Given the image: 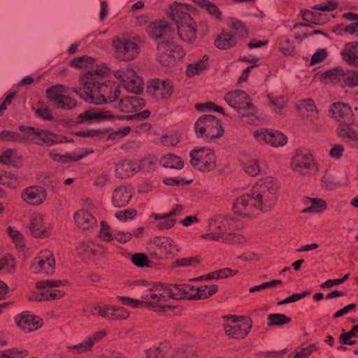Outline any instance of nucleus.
<instances>
[{"label": "nucleus", "instance_id": "f257e3e1", "mask_svg": "<svg viewBox=\"0 0 358 358\" xmlns=\"http://www.w3.org/2000/svg\"><path fill=\"white\" fill-rule=\"evenodd\" d=\"M278 186L273 178L259 180L249 192L236 198L233 211L243 218H252L271 210L278 199Z\"/></svg>", "mask_w": 358, "mask_h": 358}, {"label": "nucleus", "instance_id": "f03ea898", "mask_svg": "<svg viewBox=\"0 0 358 358\" xmlns=\"http://www.w3.org/2000/svg\"><path fill=\"white\" fill-rule=\"evenodd\" d=\"M101 70L92 69L80 78L83 90L78 87L73 88V92L86 101L94 104L115 103L120 96V86L111 81H100Z\"/></svg>", "mask_w": 358, "mask_h": 358}, {"label": "nucleus", "instance_id": "7ed1b4c3", "mask_svg": "<svg viewBox=\"0 0 358 358\" xmlns=\"http://www.w3.org/2000/svg\"><path fill=\"white\" fill-rule=\"evenodd\" d=\"M184 9L185 5L175 3L169 8L167 15L177 26L180 38L184 42L192 43L196 39L195 22Z\"/></svg>", "mask_w": 358, "mask_h": 358}, {"label": "nucleus", "instance_id": "20e7f679", "mask_svg": "<svg viewBox=\"0 0 358 358\" xmlns=\"http://www.w3.org/2000/svg\"><path fill=\"white\" fill-rule=\"evenodd\" d=\"M150 115L148 110L129 115H116L114 116L108 110H101L96 109H90L80 114L76 119L78 124L90 123L95 121H102L105 120L117 119L118 120H131L134 122H141L147 119Z\"/></svg>", "mask_w": 358, "mask_h": 358}, {"label": "nucleus", "instance_id": "39448f33", "mask_svg": "<svg viewBox=\"0 0 358 358\" xmlns=\"http://www.w3.org/2000/svg\"><path fill=\"white\" fill-rule=\"evenodd\" d=\"M234 218L217 215L209 220L208 229L209 231L215 232L216 235L220 236V241L227 243H241L245 241L243 236L229 231L234 228Z\"/></svg>", "mask_w": 358, "mask_h": 358}, {"label": "nucleus", "instance_id": "423d86ee", "mask_svg": "<svg viewBox=\"0 0 358 358\" xmlns=\"http://www.w3.org/2000/svg\"><path fill=\"white\" fill-rule=\"evenodd\" d=\"M194 131L198 138L212 142L224 134L220 120L212 115L201 116L194 124Z\"/></svg>", "mask_w": 358, "mask_h": 358}, {"label": "nucleus", "instance_id": "0eeeda50", "mask_svg": "<svg viewBox=\"0 0 358 358\" xmlns=\"http://www.w3.org/2000/svg\"><path fill=\"white\" fill-rule=\"evenodd\" d=\"M149 255L155 259H166L169 255H175L179 252L174 241L165 236H156L148 243Z\"/></svg>", "mask_w": 358, "mask_h": 358}, {"label": "nucleus", "instance_id": "6e6552de", "mask_svg": "<svg viewBox=\"0 0 358 358\" xmlns=\"http://www.w3.org/2000/svg\"><path fill=\"white\" fill-rule=\"evenodd\" d=\"M68 87L63 85L52 86L46 90V96L52 106L62 110H71L77 106V101L67 95Z\"/></svg>", "mask_w": 358, "mask_h": 358}, {"label": "nucleus", "instance_id": "1a4fd4ad", "mask_svg": "<svg viewBox=\"0 0 358 358\" xmlns=\"http://www.w3.org/2000/svg\"><path fill=\"white\" fill-rule=\"evenodd\" d=\"M322 78L325 83H331L341 87L358 86V71H344L340 67L324 71Z\"/></svg>", "mask_w": 358, "mask_h": 358}, {"label": "nucleus", "instance_id": "9d476101", "mask_svg": "<svg viewBox=\"0 0 358 358\" xmlns=\"http://www.w3.org/2000/svg\"><path fill=\"white\" fill-rule=\"evenodd\" d=\"M224 101L241 116L252 115L255 113V107L245 91L236 90L229 92L224 96Z\"/></svg>", "mask_w": 358, "mask_h": 358}, {"label": "nucleus", "instance_id": "9b49d317", "mask_svg": "<svg viewBox=\"0 0 358 358\" xmlns=\"http://www.w3.org/2000/svg\"><path fill=\"white\" fill-rule=\"evenodd\" d=\"M192 166L202 172H208L216 166V157L214 152L208 148L201 147L189 153Z\"/></svg>", "mask_w": 358, "mask_h": 358}, {"label": "nucleus", "instance_id": "f8f14e48", "mask_svg": "<svg viewBox=\"0 0 358 358\" xmlns=\"http://www.w3.org/2000/svg\"><path fill=\"white\" fill-rule=\"evenodd\" d=\"M157 53L159 62L163 66H169L185 55V51L179 45L174 44L170 38L157 43Z\"/></svg>", "mask_w": 358, "mask_h": 358}, {"label": "nucleus", "instance_id": "ddd939ff", "mask_svg": "<svg viewBox=\"0 0 358 358\" xmlns=\"http://www.w3.org/2000/svg\"><path fill=\"white\" fill-rule=\"evenodd\" d=\"M115 77L120 80L127 91L134 94H140L143 90V80L129 67L117 70L114 73Z\"/></svg>", "mask_w": 358, "mask_h": 358}, {"label": "nucleus", "instance_id": "4468645a", "mask_svg": "<svg viewBox=\"0 0 358 358\" xmlns=\"http://www.w3.org/2000/svg\"><path fill=\"white\" fill-rule=\"evenodd\" d=\"M224 318L229 321V323L224 324L226 334L234 338H245L252 327V321L250 318L245 319L243 326L238 324L240 319L236 316H225Z\"/></svg>", "mask_w": 358, "mask_h": 358}, {"label": "nucleus", "instance_id": "2eb2a0df", "mask_svg": "<svg viewBox=\"0 0 358 358\" xmlns=\"http://www.w3.org/2000/svg\"><path fill=\"white\" fill-rule=\"evenodd\" d=\"M113 46L117 52L118 59L124 61L134 59L139 52V47L134 41L117 38L113 41Z\"/></svg>", "mask_w": 358, "mask_h": 358}, {"label": "nucleus", "instance_id": "dca6fc26", "mask_svg": "<svg viewBox=\"0 0 358 358\" xmlns=\"http://www.w3.org/2000/svg\"><path fill=\"white\" fill-rule=\"evenodd\" d=\"M254 136L259 142H264L273 147L283 146L287 141V136L282 132L265 128L255 131Z\"/></svg>", "mask_w": 358, "mask_h": 358}, {"label": "nucleus", "instance_id": "f3484780", "mask_svg": "<svg viewBox=\"0 0 358 358\" xmlns=\"http://www.w3.org/2000/svg\"><path fill=\"white\" fill-rule=\"evenodd\" d=\"M183 209V206L180 204H177L174 208L169 213L158 214L152 213L150 217L157 221L156 227L159 230H166L171 229L175 223L176 220L172 218L173 216L178 215Z\"/></svg>", "mask_w": 358, "mask_h": 358}, {"label": "nucleus", "instance_id": "a211bd4d", "mask_svg": "<svg viewBox=\"0 0 358 358\" xmlns=\"http://www.w3.org/2000/svg\"><path fill=\"white\" fill-rule=\"evenodd\" d=\"M15 321L17 327L27 332L36 331L43 324L41 318L26 311L17 315L15 317Z\"/></svg>", "mask_w": 358, "mask_h": 358}, {"label": "nucleus", "instance_id": "6ab92c4d", "mask_svg": "<svg viewBox=\"0 0 358 358\" xmlns=\"http://www.w3.org/2000/svg\"><path fill=\"white\" fill-rule=\"evenodd\" d=\"M55 259L50 251L42 252L31 265L32 271L35 273L43 272L47 274L52 273L55 268Z\"/></svg>", "mask_w": 358, "mask_h": 358}, {"label": "nucleus", "instance_id": "aec40b11", "mask_svg": "<svg viewBox=\"0 0 358 358\" xmlns=\"http://www.w3.org/2000/svg\"><path fill=\"white\" fill-rule=\"evenodd\" d=\"M148 92L155 96H161L162 99H166L173 93L172 84L170 80L153 79L148 83Z\"/></svg>", "mask_w": 358, "mask_h": 358}, {"label": "nucleus", "instance_id": "412c9836", "mask_svg": "<svg viewBox=\"0 0 358 358\" xmlns=\"http://www.w3.org/2000/svg\"><path fill=\"white\" fill-rule=\"evenodd\" d=\"M147 31L152 39L162 41L170 38L173 28L166 21L159 20L151 22L148 27Z\"/></svg>", "mask_w": 358, "mask_h": 358}, {"label": "nucleus", "instance_id": "4be33fe9", "mask_svg": "<svg viewBox=\"0 0 358 358\" xmlns=\"http://www.w3.org/2000/svg\"><path fill=\"white\" fill-rule=\"evenodd\" d=\"M331 117L340 122L353 123L354 115L351 107L344 103L336 102L329 108Z\"/></svg>", "mask_w": 358, "mask_h": 358}, {"label": "nucleus", "instance_id": "5701e85b", "mask_svg": "<svg viewBox=\"0 0 358 358\" xmlns=\"http://www.w3.org/2000/svg\"><path fill=\"white\" fill-rule=\"evenodd\" d=\"M21 196L27 203L37 206L45 200L47 194L45 188L41 186H31L22 191Z\"/></svg>", "mask_w": 358, "mask_h": 358}, {"label": "nucleus", "instance_id": "b1692460", "mask_svg": "<svg viewBox=\"0 0 358 358\" xmlns=\"http://www.w3.org/2000/svg\"><path fill=\"white\" fill-rule=\"evenodd\" d=\"M192 289V285L188 284H163V292L167 296V299H187V296H190Z\"/></svg>", "mask_w": 358, "mask_h": 358}, {"label": "nucleus", "instance_id": "393cba45", "mask_svg": "<svg viewBox=\"0 0 358 358\" xmlns=\"http://www.w3.org/2000/svg\"><path fill=\"white\" fill-rule=\"evenodd\" d=\"M291 165L295 171L304 175L313 169L315 164L310 155L297 153L293 157Z\"/></svg>", "mask_w": 358, "mask_h": 358}, {"label": "nucleus", "instance_id": "a878e982", "mask_svg": "<svg viewBox=\"0 0 358 358\" xmlns=\"http://www.w3.org/2000/svg\"><path fill=\"white\" fill-rule=\"evenodd\" d=\"M141 298L149 304L166 301L167 296L163 292V283H156L143 293Z\"/></svg>", "mask_w": 358, "mask_h": 358}, {"label": "nucleus", "instance_id": "bb28decb", "mask_svg": "<svg viewBox=\"0 0 358 358\" xmlns=\"http://www.w3.org/2000/svg\"><path fill=\"white\" fill-rule=\"evenodd\" d=\"M37 141L35 144L38 145H45L47 146H52L55 144L62 143L65 142H73L72 138L55 134L49 132L46 130L39 129Z\"/></svg>", "mask_w": 358, "mask_h": 358}, {"label": "nucleus", "instance_id": "cd10ccee", "mask_svg": "<svg viewBox=\"0 0 358 358\" xmlns=\"http://www.w3.org/2000/svg\"><path fill=\"white\" fill-rule=\"evenodd\" d=\"M76 225L83 231H89L96 226V219L85 209L78 210L74 215Z\"/></svg>", "mask_w": 358, "mask_h": 358}, {"label": "nucleus", "instance_id": "c85d7f7f", "mask_svg": "<svg viewBox=\"0 0 358 358\" xmlns=\"http://www.w3.org/2000/svg\"><path fill=\"white\" fill-rule=\"evenodd\" d=\"M133 196L132 189L129 186H119L113 193L112 202L117 208L124 207Z\"/></svg>", "mask_w": 358, "mask_h": 358}, {"label": "nucleus", "instance_id": "c756f323", "mask_svg": "<svg viewBox=\"0 0 358 358\" xmlns=\"http://www.w3.org/2000/svg\"><path fill=\"white\" fill-rule=\"evenodd\" d=\"M341 55L345 63L358 67V42L346 43L341 52Z\"/></svg>", "mask_w": 358, "mask_h": 358}, {"label": "nucleus", "instance_id": "7c9ffc66", "mask_svg": "<svg viewBox=\"0 0 358 358\" xmlns=\"http://www.w3.org/2000/svg\"><path fill=\"white\" fill-rule=\"evenodd\" d=\"M218 290V286L215 284L210 285H202L198 287L192 286L190 296H187L188 300H199L207 299L215 294Z\"/></svg>", "mask_w": 358, "mask_h": 358}, {"label": "nucleus", "instance_id": "2f4dec72", "mask_svg": "<svg viewBox=\"0 0 358 358\" xmlns=\"http://www.w3.org/2000/svg\"><path fill=\"white\" fill-rule=\"evenodd\" d=\"M137 173V162L122 160L115 166V174L118 178H129Z\"/></svg>", "mask_w": 358, "mask_h": 358}, {"label": "nucleus", "instance_id": "473e14b6", "mask_svg": "<svg viewBox=\"0 0 358 358\" xmlns=\"http://www.w3.org/2000/svg\"><path fill=\"white\" fill-rule=\"evenodd\" d=\"M30 231L36 238H44L48 235V231L43 223V216L41 214L32 217Z\"/></svg>", "mask_w": 358, "mask_h": 358}, {"label": "nucleus", "instance_id": "72a5a7b5", "mask_svg": "<svg viewBox=\"0 0 358 358\" xmlns=\"http://www.w3.org/2000/svg\"><path fill=\"white\" fill-rule=\"evenodd\" d=\"M303 203L308 206L307 208L302 210V213H320L322 212L327 207L324 200L319 198H310L306 197L303 199Z\"/></svg>", "mask_w": 358, "mask_h": 358}, {"label": "nucleus", "instance_id": "f704fd0d", "mask_svg": "<svg viewBox=\"0 0 358 358\" xmlns=\"http://www.w3.org/2000/svg\"><path fill=\"white\" fill-rule=\"evenodd\" d=\"M236 40L234 34L223 31L215 40V45L221 50H227L235 46Z\"/></svg>", "mask_w": 358, "mask_h": 358}, {"label": "nucleus", "instance_id": "c9c22d12", "mask_svg": "<svg viewBox=\"0 0 358 358\" xmlns=\"http://www.w3.org/2000/svg\"><path fill=\"white\" fill-rule=\"evenodd\" d=\"M209 65V56L204 55L202 58L187 66L186 73L188 77H193L199 74L201 71L206 69Z\"/></svg>", "mask_w": 358, "mask_h": 358}, {"label": "nucleus", "instance_id": "e433bc0d", "mask_svg": "<svg viewBox=\"0 0 358 358\" xmlns=\"http://www.w3.org/2000/svg\"><path fill=\"white\" fill-rule=\"evenodd\" d=\"M19 129L23 133L20 134L21 143H35L36 141L35 139L38 138L39 129L24 125L20 126Z\"/></svg>", "mask_w": 358, "mask_h": 358}, {"label": "nucleus", "instance_id": "4c0bfd02", "mask_svg": "<svg viewBox=\"0 0 358 358\" xmlns=\"http://www.w3.org/2000/svg\"><path fill=\"white\" fill-rule=\"evenodd\" d=\"M160 164L166 168L181 169L184 166L183 161L178 156L168 154L161 158Z\"/></svg>", "mask_w": 358, "mask_h": 358}, {"label": "nucleus", "instance_id": "58836bf2", "mask_svg": "<svg viewBox=\"0 0 358 358\" xmlns=\"http://www.w3.org/2000/svg\"><path fill=\"white\" fill-rule=\"evenodd\" d=\"M50 157L55 161L60 163H68L71 162H77L84 157L83 154L73 153H66L64 155H60L52 150L49 154Z\"/></svg>", "mask_w": 358, "mask_h": 358}, {"label": "nucleus", "instance_id": "ea45409f", "mask_svg": "<svg viewBox=\"0 0 358 358\" xmlns=\"http://www.w3.org/2000/svg\"><path fill=\"white\" fill-rule=\"evenodd\" d=\"M99 249L103 250V245H95L92 243H80L76 248V251L80 255L90 256L96 255Z\"/></svg>", "mask_w": 358, "mask_h": 358}, {"label": "nucleus", "instance_id": "a19ab883", "mask_svg": "<svg viewBox=\"0 0 358 358\" xmlns=\"http://www.w3.org/2000/svg\"><path fill=\"white\" fill-rule=\"evenodd\" d=\"M157 159L154 156H148L137 162V173L139 171L143 173H150L153 171L157 166Z\"/></svg>", "mask_w": 358, "mask_h": 358}, {"label": "nucleus", "instance_id": "79ce46f5", "mask_svg": "<svg viewBox=\"0 0 358 358\" xmlns=\"http://www.w3.org/2000/svg\"><path fill=\"white\" fill-rule=\"evenodd\" d=\"M241 167L247 174L251 176H256L261 171L259 160L258 159H246L241 163Z\"/></svg>", "mask_w": 358, "mask_h": 358}, {"label": "nucleus", "instance_id": "37998d69", "mask_svg": "<svg viewBox=\"0 0 358 358\" xmlns=\"http://www.w3.org/2000/svg\"><path fill=\"white\" fill-rule=\"evenodd\" d=\"M170 348L169 343H162L158 347L151 348L145 351L146 358H164Z\"/></svg>", "mask_w": 358, "mask_h": 358}, {"label": "nucleus", "instance_id": "c03bdc74", "mask_svg": "<svg viewBox=\"0 0 358 358\" xmlns=\"http://www.w3.org/2000/svg\"><path fill=\"white\" fill-rule=\"evenodd\" d=\"M94 345L90 336H87L83 342L77 345H68L67 350L74 354H82L90 351Z\"/></svg>", "mask_w": 358, "mask_h": 358}, {"label": "nucleus", "instance_id": "a18cd8bd", "mask_svg": "<svg viewBox=\"0 0 358 358\" xmlns=\"http://www.w3.org/2000/svg\"><path fill=\"white\" fill-rule=\"evenodd\" d=\"M291 322V319L284 314L273 313L268 315V326H282Z\"/></svg>", "mask_w": 358, "mask_h": 358}, {"label": "nucleus", "instance_id": "49530a36", "mask_svg": "<svg viewBox=\"0 0 358 358\" xmlns=\"http://www.w3.org/2000/svg\"><path fill=\"white\" fill-rule=\"evenodd\" d=\"M108 133V129H85L77 131L76 135L80 137L101 139L104 138Z\"/></svg>", "mask_w": 358, "mask_h": 358}, {"label": "nucleus", "instance_id": "de8ad7c7", "mask_svg": "<svg viewBox=\"0 0 358 358\" xmlns=\"http://www.w3.org/2000/svg\"><path fill=\"white\" fill-rule=\"evenodd\" d=\"M194 3L201 8H204L212 15L216 18H221L222 14L219 8L208 0H194Z\"/></svg>", "mask_w": 358, "mask_h": 358}, {"label": "nucleus", "instance_id": "09e8293b", "mask_svg": "<svg viewBox=\"0 0 358 358\" xmlns=\"http://www.w3.org/2000/svg\"><path fill=\"white\" fill-rule=\"evenodd\" d=\"M0 183L10 188H15L18 185V180L11 173L1 172Z\"/></svg>", "mask_w": 358, "mask_h": 358}, {"label": "nucleus", "instance_id": "8fccbe9b", "mask_svg": "<svg viewBox=\"0 0 358 358\" xmlns=\"http://www.w3.org/2000/svg\"><path fill=\"white\" fill-rule=\"evenodd\" d=\"M114 107L123 113H131L134 111L132 102H131L129 96H125L114 103Z\"/></svg>", "mask_w": 358, "mask_h": 358}, {"label": "nucleus", "instance_id": "3c124183", "mask_svg": "<svg viewBox=\"0 0 358 358\" xmlns=\"http://www.w3.org/2000/svg\"><path fill=\"white\" fill-rule=\"evenodd\" d=\"M299 108H304L307 112L310 113V116L312 117H317L318 110L313 99H306L301 101L299 103Z\"/></svg>", "mask_w": 358, "mask_h": 358}, {"label": "nucleus", "instance_id": "603ef678", "mask_svg": "<svg viewBox=\"0 0 358 358\" xmlns=\"http://www.w3.org/2000/svg\"><path fill=\"white\" fill-rule=\"evenodd\" d=\"M341 185V183L328 173L322 178V186L326 189H334Z\"/></svg>", "mask_w": 358, "mask_h": 358}, {"label": "nucleus", "instance_id": "864d4df0", "mask_svg": "<svg viewBox=\"0 0 358 358\" xmlns=\"http://www.w3.org/2000/svg\"><path fill=\"white\" fill-rule=\"evenodd\" d=\"M352 124V123L341 122L337 128L338 136L348 139L350 138L356 132L352 129L350 126Z\"/></svg>", "mask_w": 358, "mask_h": 358}, {"label": "nucleus", "instance_id": "5fc2aeb1", "mask_svg": "<svg viewBox=\"0 0 358 358\" xmlns=\"http://www.w3.org/2000/svg\"><path fill=\"white\" fill-rule=\"evenodd\" d=\"M0 140L21 143L20 134L11 130H3L0 133Z\"/></svg>", "mask_w": 358, "mask_h": 358}, {"label": "nucleus", "instance_id": "6e6d98bb", "mask_svg": "<svg viewBox=\"0 0 358 358\" xmlns=\"http://www.w3.org/2000/svg\"><path fill=\"white\" fill-rule=\"evenodd\" d=\"M318 347L316 344H310L306 347H300L299 351L293 356V358H308Z\"/></svg>", "mask_w": 358, "mask_h": 358}, {"label": "nucleus", "instance_id": "4d7b16f0", "mask_svg": "<svg viewBox=\"0 0 358 358\" xmlns=\"http://www.w3.org/2000/svg\"><path fill=\"white\" fill-rule=\"evenodd\" d=\"M137 215V211L134 208H128L126 210L118 211L115 216L117 219L122 222H126L129 220H133Z\"/></svg>", "mask_w": 358, "mask_h": 358}, {"label": "nucleus", "instance_id": "13d9d810", "mask_svg": "<svg viewBox=\"0 0 358 358\" xmlns=\"http://www.w3.org/2000/svg\"><path fill=\"white\" fill-rule=\"evenodd\" d=\"M66 284V281L65 280H46L38 282L36 283V287L38 289H43L48 287H59Z\"/></svg>", "mask_w": 358, "mask_h": 358}, {"label": "nucleus", "instance_id": "bf43d9fd", "mask_svg": "<svg viewBox=\"0 0 358 358\" xmlns=\"http://www.w3.org/2000/svg\"><path fill=\"white\" fill-rule=\"evenodd\" d=\"M131 262L138 267L143 268L145 266H148V257L144 253H135L131 256Z\"/></svg>", "mask_w": 358, "mask_h": 358}, {"label": "nucleus", "instance_id": "052dcab7", "mask_svg": "<svg viewBox=\"0 0 358 358\" xmlns=\"http://www.w3.org/2000/svg\"><path fill=\"white\" fill-rule=\"evenodd\" d=\"M94 59L87 56H83L76 57L70 62V65L76 68H84L87 66L88 64H92Z\"/></svg>", "mask_w": 358, "mask_h": 358}, {"label": "nucleus", "instance_id": "680f3d73", "mask_svg": "<svg viewBox=\"0 0 358 358\" xmlns=\"http://www.w3.org/2000/svg\"><path fill=\"white\" fill-rule=\"evenodd\" d=\"M308 294H310V292H308V291L303 292L301 293H294V294H292L291 296L285 298V299L279 301L278 303V305H284V304L298 301L303 299Z\"/></svg>", "mask_w": 358, "mask_h": 358}, {"label": "nucleus", "instance_id": "e2e57ef3", "mask_svg": "<svg viewBox=\"0 0 358 358\" xmlns=\"http://www.w3.org/2000/svg\"><path fill=\"white\" fill-rule=\"evenodd\" d=\"M199 262V259L196 257H184L181 259H178L174 262L175 266H191L194 264H196Z\"/></svg>", "mask_w": 358, "mask_h": 358}, {"label": "nucleus", "instance_id": "0e129e2a", "mask_svg": "<svg viewBox=\"0 0 358 358\" xmlns=\"http://www.w3.org/2000/svg\"><path fill=\"white\" fill-rule=\"evenodd\" d=\"M8 358H24L28 355V351L22 348H13L6 350Z\"/></svg>", "mask_w": 358, "mask_h": 358}, {"label": "nucleus", "instance_id": "69168bd1", "mask_svg": "<svg viewBox=\"0 0 358 358\" xmlns=\"http://www.w3.org/2000/svg\"><path fill=\"white\" fill-rule=\"evenodd\" d=\"M131 131V127L127 126L124 127L122 129H119L116 131L110 132L108 136V138L111 140H115L117 138H121L127 136Z\"/></svg>", "mask_w": 358, "mask_h": 358}, {"label": "nucleus", "instance_id": "338daca9", "mask_svg": "<svg viewBox=\"0 0 358 358\" xmlns=\"http://www.w3.org/2000/svg\"><path fill=\"white\" fill-rule=\"evenodd\" d=\"M327 56V52L326 49H320L313 54L311 58L310 64L312 65L320 63Z\"/></svg>", "mask_w": 358, "mask_h": 358}, {"label": "nucleus", "instance_id": "774afa93", "mask_svg": "<svg viewBox=\"0 0 358 358\" xmlns=\"http://www.w3.org/2000/svg\"><path fill=\"white\" fill-rule=\"evenodd\" d=\"M132 238V234L129 232L117 231L114 234V238L120 243H126Z\"/></svg>", "mask_w": 358, "mask_h": 358}]
</instances>
